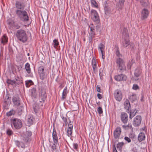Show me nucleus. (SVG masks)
<instances>
[{
	"label": "nucleus",
	"instance_id": "obj_1",
	"mask_svg": "<svg viewBox=\"0 0 152 152\" xmlns=\"http://www.w3.org/2000/svg\"><path fill=\"white\" fill-rule=\"evenodd\" d=\"M15 12L17 16L21 21L27 22L29 20V18L28 13L25 10H16Z\"/></svg>",
	"mask_w": 152,
	"mask_h": 152
},
{
	"label": "nucleus",
	"instance_id": "obj_2",
	"mask_svg": "<svg viewBox=\"0 0 152 152\" xmlns=\"http://www.w3.org/2000/svg\"><path fill=\"white\" fill-rule=\"evenodd\" d=\"M15 35L18 40L23 43L26 42L27 40L28 37L26 31L23 30H18Z\"/></svg>",
	"mask_w": 152,
	"mask_h": 152
},
{
	"label": "nucleus",
	"instance_id": "obj_3",
	"mask_svg": "<svg viewBox=\"0 0 152 152\" xmlns=\"http://www.w3.org/2000/svg\"><path fill=\"white\" fill-rule=\"evenodd\" d=\"M10 121L12 127L13 126L15 128L18 129L22 127V122L20 119L15 118L12 119Z\"/></svg>",
	"mask_w": 152,
	"mask_h": 152
},
{
	"label": "nucleus",
	"instance_id": "obj_4",
	"mask_svg": "<svg viewBox=\"0 0 152 152\" xmlns=\"http://www.w3.org/2000/svg\"><path fill=\"white\" fill-rule=\"evenodd\" d=\"M39 98L41 100L40 102H44L47 97L46 90L43 87L41 88L39 90Z\"/></svg>",
	"mask_w": 152,
	"mask_h": 152
},
{
	"label": "nucleus",
	"instance_id": "obj_5",
	"mask_svg": "<svg viewBox=\"0 0 152 152\" xmlns=\"http://www.w3.org/2000/svg\"><path fill=\"white\" fill-rule=\"evenodd\" d=\"M116 64L120 72H122L126 70V66L123 59L120 58H117Z\"/></svg>",
	"mask_w": 152,
	"mask_h": 152
},
{
	"label": "nucleus",
	"instance_id": "obj_6",
	"mask_svg": "<svg viewBox=\"0 0 152 152\" xmlns=\"http://www.w3.org/2000/svg\"><path fill=\"white\" fill-rule=\"evenodd\" d=\"M91 18L94 22L98 23L100 21L99 16L96 11L94 10H91Z\"/></svg>",
	"mask_w": 152,
	"mask_h": 152
},
{
	"label": "nucleus",
	"instance_id": "obj_7",
	"mask_svg": "<svg viewBox=\"0 0 152 152\" xmlns=\"http://www.w3.org/2000/svg\"><path fill=\"white\" fill-rule=\"evenodd\" d=\"M16 10H23L25 7V2L22 0L16 1L15 4Z\"/></svg>",
	"mask_w": 152,
	"mask_h": 152
},
{
	"label": "nucleus",
	"instance_id": "obj_8",
	"mask_svg": "<svg viewBox=\"0 0 152 152\" xmlns=\"http://www.w3.org/2000/svg\"><path fill=\"white\" fill-rule=\"evenodd\" d=\"M31 132L30 131H26L23 136V140L25 142H29L31 141V137L32 135Z\"/></svg>",
	"mask_w": 152,
	"mask_h": 152
},
{
	"label": "nucleus",
	"instance_id": "obj_9",
	"mask_svg": "<svg viewBox=\"0 0 152 152\" xmlns=\"http://www.w3.org/2000/svg\"><path fill=\"white\" fill-rule=\"evenodd\" d=\"M73 127V122L72 121H69L68 126L67 130V135L69 137H72V129Z\"/></svg>",
	"mask_w": 152,
	"mask_h": 152
},
{
	"label": "nucleus",
	"instance_id": "obj_10",
	"mask_svg": "<svg viewBox=\"0 0 152 152\" xmlns=\"http://www.w3.org/2000/svg\"><path fill=\"white\" fill-rule=\"evenodd\" d=\"M115 99L117 101H120L122 98V95L121 91L117 89L115 90L114 93Z\"/></svg>",
	"mask_w": 152,
	"mask_h": 152
},
{
	"label": "nucleus",
	"instance_id": "obj_11",
	"mask_svg": "<svg viewBox=\"0 0 152 152\" xmlns=\"http://www.w3.org/2000/svg\"><path fill=\"white\" fill-rule=\"evenodd\" d=\"M38 72L41 79L43 80L46 77L47 75L45 73L44 67L42 66H40L38 68Z\"/></svg>",
	"mask_w": 152,
	"mask_h": 152
},
{
	"label": "nucleus",
	"instance_id": "obj_12",
	"mask_svg": "<svg viewBox=\"0 0 152 152\" xmlns=\"http://www.w3.org/2000/svg\"><path fill=\"white\" fill-rule=\"evenodd\" d=\"M141 121V116L140 115H137L134 118L133 124L135 127L138 126L140 124Z\"/></svg>",
	"mask_w": 152,
	"mask_h": 152
},
{
	"label": "nucleus",
	"instance_id": "obj_13",
	"mask_svg": "<svg viewBox=\"0 0 152 152\" xmlns=\"http://www.w3.org/2000/svg\"><path fill=\"white\" fill-rule=\"evenodd\" d=\"M121 121L124 124L127 123L128 117L127 113L124 112H122L121 114Z\"/></svg>",
	"mask_w": 152,
	"mask_h": 152
},
{
	"label": "nucleus",
	"instance_id": "obj_14",
	"mask_svg": "<svg viewBox=\"0 0 152 152\" xmlns=\"http://www.w3.org/2000/svg\"><path fill=\"white\" fill-rule=\"evenodd\" d=\"M115 80L118 81H121L122 80H126L127 77L126 76L123 74H121L115 76L114 77Z\"/></svg>",
	"mask_w": 152,
	"mask_h": 152
},
{
	"label": "nucleus",
	"instance_id": "obj_15",
	"mask_svg": "<svg viewBox=\"0 0 152 152\" xmlns=\"http://www.w3.org/2000/svg\"><path fill=\"white\" fill-rule=\"evenodd\" d=\"M121 129L120 127L116 128L114 132V136L115 139L118 138L121 135Z\"/></svg>",
	"mask_w": 152,
	"mask_h": 152
},
{
	"label": "nucleus",
	"instance_id": "obj_16",
	"mask_svg": "<svg viewBox=\"0 0 152 152\" xmlns=\"http://www.w3.org/2000/svg\"><path fill=\"white\" fill-rule=\"evenodd\" d=\"M7 22L8 25V27L10 29L12 30L15 28V24L13 20L12 19L9 18L7 20Z\"/></svg>",
	"mask_w": 152,
	"mask_h": 152
},
{
	"label": "nucleus",
	"instance_id": "obj_17",
	"mask_svg": "<svg viewBox=\"0 0 152 152\" xmlns=\"http://www.w3.org/2000/svg\"><path fill=\"white\" fill-rule=\"evenodd\" d=\"M149 13L148 10L146 9H144L142 11L141 18L144 20L147 18Z\"/></svg>",
	"mask_w": 152,
	"mask_h": 152
},
{
	"label": "nucleus",
	"instance_id": "obj_18",
	"mask_svg": "<svg viewBox=\"0 0 152 152\" xmlns=\"http://www.w3.org/2000/svg\"><path fill=\"white\" fill-rule=\"evenodd\" d=\"M19 97L17 95L14 96L12 98V101L15 105L19 106L20 104V100Z\"/></svg>",
	"mask_w": 152,
	"mask_h": 152
},
{
	"label": "nucleus",
	"instance_id": "obj_19",
	"mask_svg": "<svg viewBox=\"0 0 152 152\" xmlns=\"http://www.w3.org/2000/svg\"><path fill=\"white\" fill-rule=\"evenodd\" d=\"M52 137L53 142L55 143H58V137L57 136L56 131L54 129L53 130Z\"/></svg>",
	"mask_w": 152,
	"mask_h": 152
},
{
	"label": "nucleus",
	"instance_id": "obj_20",
	"mask_svg": "<svg viewBox=\"0 0 152 152\" xmlns=\"http://www.w3.org/2000/svg\"><path fill=\"white\" fill-rule=\"evenodd\" d=\"M15 79L16 84L19 85L23 83L22 77L20 76H15Z\"/></svg>",
	"mask_w": 152,
	"mask_h": 152
},
{
	"label": "nucleus",
	"instance_id": "obj_21",
	"mask_svg": "<svg viewBox=\"0 0 152 152\" xmlns=\"http://www.w3.org/2000/svg\"><path fill=\"white\" fill-rule=\"evenodd\" d=\"M67 87H65L62 92L61 99L62 100H64L66 98L67 94L68 92V91H67Z\"/></svg>",
	"mask_w": 152,
	"mask_h": 152
},
{
	"label": "nucleus",
	"instance_id": "obj_22",
	"mask_svg": "<svg viewBox=\"0 0 152 152\" xmlns=\"http://www.w3.org/2000/svg\"><path fill=\"white\" fill-rule=\"evenodd\" d=\"M130 42L128 39H125L122 42V45L125 48H127L130 45Z\"/></svg>",
	"mask_w": 152,
	"mask_h": 152
},
{
	"label": "nucleus",
	"instance_id": "obj_23",
	"mask_svg": "<svg viewBox=\"0 0 152 152\" xmlns=\"http://www.w3.org/2000/svg\"><path fill=\"white\" fill-rule=\"evenodd\" d=\"M25 68L28 74H29L31 73V70L30 68V66L29 63H27L25 64Z\"/></svg>",
	"mask_w": 152,
	"mask_h": 152
},
{
	"label": "nucleus",
	"instance_id": "obj_24",
	"mask_svg": "<svg viewBox=\"0 0 152 152\" xmlns=\"http://www.w3.org/2000/svg\"><path fill=\"white\" fill-rule=\"evenodd\" d=\"M124 107L125 109L127 110H129L130 108L131 107L129 101L127 99H126L124 102Z\"/></svg>",
	"mask_w": 152,
	"mask_h": 152
},
{
	"label": "nucleus",
	"instance_id": "obj_25",
	"mask_svg": "<svg viewBox=\"0 0 152 152\" xmlns=\"http://www.w3.org/2000/svg\"><path fill=\"white\" fill-rule=\"evenodd\" d=\"M7 37L3 35L0 39L1 43L3 45H5L7 42Z\"/></svg>",
	"mask_w": 152,
	"mask_h": 152
},
{
	"label": "nucleus",
	"instance_id": "obj_26",
	"mask_svg": "<svg viewBox=\"0 0 152 152\" xmlns=\"http://www.w3.org/2000/svg\"><path fill=\"white\" fill-rule=\"evenodd\" d=\"M31 96L32 98H35L37 96V94L36 89L35 88H33L31 90Z\"/></svg>",
	"mask_w": 152,
	"mask_h": 152
},
{
	"label": "nucleus",
	"instance_id": "obj_27",
	"mask_svg": "<svg viewBox=\"0 0 152 152\" xmlns=\"http://www.w3.org/2000/svg\"><path fill=\"white\" fill-rule=\"evenodd\" d=\"M89 40L90 42H91L92 41L93 39L95 37L96 35L95 32H89Z\"/></svg>",
	"mask_w": 152,
	"mask_h": 152
},
{
	"label": "nucleus",
	"instance_id": "obj_28",
	"mask_svg": "<svg viewBox=\"0 0 152 152\" xmlns=\"http://www.w3.org/2000/svg\"><path fill=\"white\" fill-rule=\"evenodd\" d=\"M145 136L144 133H141L139 134L138 139L140 141H142L145 140Z\"/></svg>",
	"mask_w": 152,
	"mask_h": 152
},
{
	"label": "nucleus",
	"instance_id": "obj_29",
	"mask_svg": "<svg viewBox=\"0 0 152 152\" xmlns=\"http://www.w3.org/2000/svg\"><path fill=\"white\" fill-rule=\"evenodd\" d=\"M15 143L17 146L19 147H21L22 148H25V145L23 142H20L18 141H15Z\"/></svg>",
	"mask_w": 152,
	"mask_h": 152
},
{
	"label": "nucleus",
	"instance_id": "obj_30",
	"mask_svg": "<svg viewBox=\"0 0 152 152\" xmlns=\"http://www.w3.org/2000/svg\"><path fill=\"white\" fill-rule=\"evenodd\" d=\"M16 112L15 110L12 109L10 111L7 112L6 113L7 115L8 116H11L14 115L15 113Z\"/></svg>",
	"mask_w": 152,
	"mask_h": 152
},
{
	"label": "nucleus",
	"instance_id": "obj_31",
	"mask_svg": "<svg viewBox=\"0 0 152 152\" xmlns=\"http://www.w3.org/2000/svg\"><path fill=\"white\" fill-rule=\"evenodd\" d=\"M129 99L132 102L136 101L137 100V96L135 94H133L132 95L130 96Z\"/></svg>",
	"mask_w": 152,
	"mask_h": 152
},
{
	"label": "nucleus",
	"instance_id": "obj_32",
	"mask_svg": "<svg viewBox=\"0 0 152 152\" xmlns=\"http://www.w3.org/2000/svg\"><path fill=\"white\" fill-rule=\"evenodd\" d=\"M23 107L22 106H18L17 107V110L18 114L19 115H21L22 114V111L23 110Z\"/></svg>",
	"mask_w": 152,
	"mask_h": 152
},
{
	"label": "nucleus",
	"instance_id": "obj_33",
	"mask_svg": "<svg viewBox=\"0 0 152 152\" xmlns=\"http://www.w3.org/2000/svg\"><path fill=\"white\" fill-rule=\"evenodd\" d=\"M124 144V143L122 142L118 143L116 146L117 149L119 150H121Z\"/></svg>",
	"mask_w": 152,
	"mask_h": 152
},
{
	"label": "nucleus",
	"instance_id": "obj_34",
	"mask_svg": "<svg viewBox=\"0 0 152 152\" xmlns=\"http://www.w3.org/2000/svg\"><path fill=\"white\" fill-rule=\"evenodd\" d=\"M137 113V111L136 110H134V111L132 112V111H130L129 114V118L130 119H132V118L134 117L136 115Z\"/></svg>",
	"mask_w": 152,
	"mask_h": 152
},
{
	"label": "nucleus",
	"instance_id": "obj_35",
	"mask_svg": "<svg viewBox=\"0 0 152 152\" xmlns=\"http://www.w3.org/2000/svg\"><path fill=\"white\" fill-rule=\"evenodd\" d=\"M104 47L105 46L102 43H100L98 45V49L100 50L101 52H102V51H103Z\"/></svg>",
	"mask_w": 152,
	"mask_h": 152
},
{
	"label": "nucleus",
	"instance_id": "obj_36",
	"mask_svg": "<svg viewBox=\"0 0 152 152\" xmlns=\"http://www.w3.org/2000/svg\"><path fill=\"white\" fill-rule=\"evenodd\" d=\"M59 45V42L58 40L56 39H55L53 41V44L54 48H56Z\"/></svg>",
	"mask_w": 152,
	"mask_h": 152
},
{
	"label": "nucleus",
	"instance_id": "obj_37",
	"mask_svg": "<svg viewBox=\"0 0 152 152\" xmlns=\"http://www.w3.org/2000/svg\"><path fill=\"white\" fill-rule=\"evenodd\" d=\"M135 76L138 77H139L140 74V72L138 69H136L135 70V72L134 73Z\"/></svg>",
	"mask_w": 152,
	"mask_h": 152
},
{
	"label": "nucleus",
	"instance_id": "obj_38",
	"mask_svg": "<svg viewBox=\"0 0 152 152\" xmlns=\"http://www.w3.org/2000/svg\"><path fill=\"white\" fill-rule=\"evenodd\" d=\"M10 97L8 96H6L4 99V102L6 104H8L10 102V100L9 99Z\"/></svg>",
	"mask_w": 152,
	"mask_h": 152
},
{
	"label": "nucleus",
	"instance_id": "obj_39",
	"mask_svg": "<svg viewBox=\"0 0 152 152\" xmlns=\"http://www.w3.org/2000/svg\"><path fill=\"white\" fill-rule=\"evenodd\" d=\"M7 83L10 84L12 85H13L14 84H16L15 81L14 80L8 79L7 80Z\"/></svg>",
	"mask_w": 152,
	"mask_h": 152
},
{
	"label": "nucleus",
	"instance_id": "obj_40",
	"mask_svg": "<svg viewBox=\"0 0 152 152\" xmlns=\"http://www.w3.org/2000/svg\"><path fill=\"white\" fill-rule=\"evenodd\" d=\"M91 4L94 7H98V5L95 0H91Z\"/></svg>",
	"mask_w": 152,
	"mask_h": 152
},
{
	"label": "nucleus",
	"instance_id": "obj_41",
	"mask_svg": "<svg viewBox=\"0 0 152 152\" xmlns=\"http://www.w3.org/2000/svg\"><path fill=\"white\" fill-rule=\"evenodd\" d=\"M6 133L8 135L10 136L12 135L13 132L12 130L8 129Z\"/></svg>",
	"mask_w": 152,
	"mask_h": 152
},
{
	"label": "nucleus",
	"instance_id": "obj_42",
	"mask_svg": "<svg viewBox=\"0 0 152 152\" xmlns=\"http://www.w3.org/2000/svg\"><path fill=\"white\" fill-rule=\"evenodd\" d=\"M125 1V0H119V4L121 7H122L124 5Z\"/></svg>",
	"mask_w": 152,
	"mask_h": 152
},
{
	"label": "nucleus",
	"instance_id": "obj_43",
	"mask_svg": "<svg viewBox=\"0 0 152 152\" xmlns=\"http://www.w3.org/2000/svg\"><path fill=\"white\" fill-rule=\"evenodd\" d=\"M33 123V120L32 118L30 117L28 119V124L30 125L32 124Z\"/></svg>",
	"mask_w": 152,
	"mask_h": 152
},
{
	"label": "nucleus",
	"instance_id": "obj_44",
	"mask_svg": "<svg viewBox=\"0 0 152 152\" xmlns=\"http://www.w3.org/2000/svg\"><path fill=\"white\" fill-rule=\"evenodd\" d=\"M122 35H127V30L125 28H124L123 30V31L122 32Z\"/></svg>",
	"mask_w": 152,
	"mask_h": 152
},
{
	"label": "nucleus",
	"instance_id": "obj_45",
	"mask_svg": "<svg viewBox=\"0 0 152 152\" xmlns=\"http://www.w3.org/2000/svg\"><path fill=\"white\" fill-rule=\"evenodd\" d=\"M97 110L99 114H101L103 113L102 109L101 107H99L97 109Z\"/></svg>",
	"mask_w": 152,
	"mask_h": 152
},
{
	"label": "nucleus",
	"instance_id": "obj_46",
	"mask_svg": "<svg viewBox=\"0 0 152 152\" xmlns=\"http://www.w3.org/2000/svg\"><path fill=\"white\" fill-rule=\"evenodd\" d=\"M89 27L90 28V30L89 32H95L94 27L93 26L92 24Z\"/></svg>",
	"mask_w": 152,
	"mask_h": 152
},
{
	"label": "nucleus",
	"instance_id": "obj_47",
	"mask_svg": "<svg viewBox=\"0 0 152 152\" xmlns=\"http://www.w3.org/2000/svg\"><path fill=\"white\" fill-rule=\"evenodd\" d=\"M57 143H55L54 142L53 145L52 146L51 148L52 149L53 152L54 151H55L56 149V145L57 144Z\"/></svg>",
	"mask_w": 152,
	"mask_h": 152
},
{
	"label": "nucleus",
	"instance_id": "obj_48",
	"mask_svg": "<svg viewBox=\"0 0 152 152\" xmlns=\"http://www.w3.org/2000/svg\"><path fill=\"white\" fill-rule=\"evenodd\" d=\"M92 65H96V60L94 58H93L92 60Z\"/></svg>",
	"mask_w": 152,
	"mask_h": 152
},
{
	"label": "nucleus",
	"instance_id": "obj_49",
	"mask_svg": "<svg viewBox=\"0 0 152 152\" xmlns=\"http://www.w3.org/2000/svg\"><path fill=\"white\" fill-rule=\"evenodd\" d=\"M62 118L63 121L65 123L66 125L67 124V119L66 117H64V116L62 117Z\"/></svg>",
	"mask_w": 152,
	"mask_h": 152
},
{
	"label": "nucleus",
	"instance_id": "obj_50",
	"mask_svg": "<svg viewBox=\"0 0 152 152\" xmlns=\"http://www.w3.org/2000/svg\"><path fill=\"white\" fill-rule=\"evenodd\" d=\"M130 47L132 49V51H134V45L133 43H131L130 45Z\"/></svg>",
	"mask_w": 152,
	"mask_h": 152
},
{
	"label": "nucleus",
	"instance_id": "obj_51",
	"mask_svg": "<svg viewBox=\"0 0 152 152\" xmlns=\"http://www.w3.org/2000/svg\"><path fill=\"white\" fill-rule=\"evenodd\" d=\"M99 74L100 78L102 77L103 75V70L102 69H100L99 70Z\"/></svg>",
	"mask_w": 152,
	"mask_h": 152
},
{
	"label": "nucleus",
	"instance_id": "obj_52",
	"mask_svg": "<svg viewBox=\"0 0 152 152\" xmlns=\"http://www.w3.org/2000/svg\"><path fill=\"white\" fill-rule=\"evenodd\" d=\"M116 54L117 56L118 57H120L121 56V55L120 53V52L118 49H117L116 52Z\"/></svg>",
	"mask_w": 152,
	"mask_h": 152
},
{
	"label": "nucleus",
	"instance_id": "obj_53",
	"mask_svg": "<svg viewBox=\"0 0 152 152\" xmlns=\"http://www.w3.org/2000/svg\"><path fill=\"white\" fill-rule=\"evenodd\" d=\"M132 88L135 90H137L139 88V87L137 84H134Z\"/></svg>",
	"mask_w": 152,
	"mask_h": 152
},
{
	"label": "nucleus",
	"instance_id": "obj_54",
	"mask_svg": "<svg viewBox=\"0 0 152 152\" xmlns=\"http://www.w3.org/2000/svg\"><path fill=\"white\" fill-rule=\"evenodd\" d=\"M124 140L126 141H127L128 143H129L131 142V140L130 139L129 137H124Z\"/></svg>",
	"mask_w": 152,
	"mask_h": 152
},
{
	"label": "nucleus",
	"instance_id": "obj_55",
	"mask_svg": "<svg viewBox=\"0 0 152 152\" xmlns=\"http://www.w3.org/2000/svg\"><path fill=\"white\" fill-rule=\"evenodd\" d=\"M73 148L75 149H77L78 148V145L77 143H74Z\"/></svg>",
	"mask_w": 152,
	"mask_h": 152
},
{
	"label": "nucleus",
	"instance_id": "obj_56",
	"mask_svg": "<svg viewBox=\"0 0 152 152\" xmlns=\"http://www.w3.org/2000/svg\"><path fill=\"white\" fill-rule=\"evenodd\" d=\"M92 68L93 69V70L94 71V73H96V71H95V69L97 68L96 65H92Z\"/></svg>",
	"mask_w": 152,
	"mask_h": 152
},
{
	"label": "nucleus",
	"instance_id": "obj_57",
	"mask_svg": "<svg viewBox=\"0 0 152 152\" xmlns=\"http://www.w3.org/2000/svg\"><path fill=\"white\" fill-rule=\"evenodd\" d=\"M96 90L97 91L99 92H101V89L100 87L99 86H96Z\"/></svg>",
	"mask_w": 152,
	"mask_h": 152
},
{
	"label": "nucleus",
	"instance_id": "obj_58",
	"mask_svg": "<svg viewBox=\"0 0 152 152\" xmlns=\"http://www.w3.org/2000/svg\"><path fill=\"white\" fill-rule=\"evenodd\" d=\"M101 52L102 55V58L103 59H104L105 58V57L104 56V51H102V52Z\"/></svg>",
	"mask_w": 152,
	"mask_h": 152
},
{
	"label": "nucleus",
	"instance_id": "obj_59",
	"mask_svg": "<svg viewBox=\"0 0 152 152\" xmlns=\"http://www.w3.org/2000/svg\"><path fill=\"white\" fill-rule=\"evenodd\" d=\"M97 96L99 99H101L102 98V95L100 94H97Z\"/></svg>",
	"mask_w": 152,
	"mask_h": 152
},
{
	"label": "nucleus",
	"instance_id": "obj_60",
	"mask_svg": "<svg viewBox=\"0 0 152 152\" xmlns=\"http://www.w3.org/2000/svg\"><path fill=\"white\" fill-rule=\"evenodd\" d=\"M20 26L18 24H15V28L17 29H19L20 28Z\"/></svg>",
	"mask_w": 152,
	"mask_h": 152
},
{
	"label": "nucleus",
	"instance_id": "obj_61",
	"mask_svg": "<svg viewBox=\"0 0 152 152\" xmlns=\"http://www.w3.org/2000/svg\"><path fill=\"white\" fill-rule=\"evenodd\" d=\"M29 84L30 83H29V82L27 81L26 83V87H28L30 86L31 85Z\"/></svg>",
	"mask_w": 152,
	"mask_h": 152
},
{
	"label": "nucleus",
	"instance_id": "obj_62",
	"mask_svg": "<svg viewBox=\"0 0 152 152\" xmlns=\"http://www.w3.org/2000/svg\"><path fill=\"white\" fill-rule=\"evenodd\" d=\"M113 152H117V150H116V148H115V145H114V147L113 150Z\"/></svg>",
	"mask_w": 152,
	"mask_h": 152
},
{
	"label": "nucleus",
	"instance_id": "obj_63",
	"mask_svg": "<svg viewBox=\"0 0 152 152\" xmlns=\"http://www.w3.org/2000/svg\"><path fill=\"white\" fill-rule=\"evenodd\" d=\"M122 127H123V128H124L126 127H129V125H126V126L123 125V126Z\"/></svg>",
	"mask_w": 152,
	"mask_h": 152
},
{
	"label": "nucleus",
	"instance_id": "obj_64",
	"mask_svg": "<svg viewBox=\"0 0 152 152\" xmlns=\"http://www.w3.org/2000/svg\"><path fill=\"white\" fill-rule=\"evenodd\" d=\"M27 82H28L29 83H31L32 82V81L31 80H29Z\"/></svg>",
	"mask_w": 152,
	"mask_h": 152
}]
</instances>
